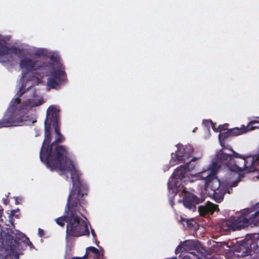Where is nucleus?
I'll return each mask as SVG.
<instances>
[{
	"label": "nucleus",
	"instance_id": "obj_1",
	"mask_svg": "<svg viewBox=\"0 0 259 259\" xmlns=\"http://www.w3.org/2000/svg\"><path fill=\"white\" fill-rule=\"evenodd\" d=\"M72 187L70 191L66 206V211H70V218L66 226V238L89 236L87 223L81 218L84 217L85 209L82 206L85 200L83 196L88 195V186L81 180V176L72 174Z\"/></svg>",
	"mask_w": 259,
	"mask_h": 259
},
{
	"label": "nucleus",
	"instance_id": "obj_2",
	"mask_svg": "<svg viewBox=\"0 0 259 259\" xmlns=\"http://www.w3.org/2000/svg\"><path fill=\"white\" fill-rule=\"evenodd\" d=\"M51 124L45 121V138L40 149L39 157L40 160L45 163L51 170L57 169L61 175L69 172L72 174L81 176V174L78 170L73 162L68 159L69 153L64 146H52Z\"/></svg>",
	"mask_w": 259,
	"mask_h": 259
},
{
	"label": "nucleus",
	"instance_id": "obj_3",
	"mask_svg": "<svg viewBox=\"0 0 259 259\" xmlns=\"http://www.w3.org/2000/svg\"><path fill=\"white\" fill-rule=\"evenodd\" d=\"M187 172L184 165L178 167L168 181V187L169 189L172 190L174 193L182 192L184 205L190 210L195 211L196 205L202 202L203 199L187 191L184 185L186 183V174Z\"/></svg>",
	"mask_w": 259,
	"mask_h": 259
},
{
	"label": "nucleus",
	"instance_id": "obj_4",
	"mask_svg": "<svg viewBox=\"0 0 259 259\" xmlns=\"http://www.w3.org/2000/svg\"><path fill=\"white\" fill-rule=\"evenodd\" d=\"M249 226H259V203L244 209L238 217L224 220L222 223L225 230H239Z\"/></svg>",
	"mask_w": 259,
	"mask_h": 259
},
{
	"label": "nucleus",
	"instance_id": "obj_5",
	"mask_svg": "<svg viewBox=\"0 0 259 259\" xmlns=\"http://www.w3.org/2000/svg\"><path fill=\"white\" fill-rule=\"evenodd\" d=\"M0 242L8 252L5 259H19L17 251H20L22 249V243L26 247L29 246L31 249L34 248L29 239L17 230L11 229L7 233H5L3 237L0 238Z\"/></svg>",
	"mask_w": 259,
	"mask_h": 259
},
{
	"label": "nucleus",
	"instance_id": "obj_6",
	"mask_svg": "<svg viewBox=\"0 0 259 259\" xmlns=\"http://www.w3.org/2000/svg\"><path fill=\"white\" fill-rule=\"evenodd\" d=\"M194 153V149L191 145L185 146L182 145L179 147L176 153H171V158L170 160V164L175 165L179 163H186L184 165L188 171H191L195 168L197 164V160L200 159L202 156L201 154L198 157H194L191 160L186 162Z\"/></svg>",
	"mask_w": 259,
	"mask_h": 259
},
{
	"label": "nucleus",
	"instance_id": "obj_7",
	"mask_svg": "<svg viewBox=\"0 0 259 259\" xmlns=\"http://www.w3.org/2000/svg\"><path fill=\"white\" fill-rule=\"evenodd\" d=\"M25 108L8 109L3 118L0 120V128L11 126H22L24 123Z\"/></svg>",
	"mask_w": 259,
	"mask_h": 259
},
{
	"label": "nucleus",
	"instance_id": "obj_8",
	"mask_svg": "<svg viewBox=\"0 0 259 259\" xmlns=\"http://www.w3.org/2000/svg\"><path fill=\"white\" fill-rule=\"evenodd\" d=\"M67 78L64 66H60L51 73L47 79V88L49 89H58Z\"/></svg>",
	"mask_w": 259,
	"mask_h": 259
},
{
	"label": "nucleus",
	"instance_id": "obj_9",
	"mask_svg": "<svg viewBox=\"0 0 259 259\" xmlns=\"http://www.w3.org/2000/svg\"><path fill=\"white\" fill-rule=\"evenodd\" d=\"M50 63H45L43 65L39 66L37 65V69L33 72V75L28 79V81H32L33 85L38 84L41 82V79L46 76L49 75L52 72H50Z\"/></svg>",
	"mask_w": 259,
	"mask_h": 259
},
{
	"label": "nucleus",
	"instance_id": "obj_10",
	"mask_svg": "<svg viewBox=\"0 0 259 259\" xmlns=\"http://www.w3.org/2000/svg\"><path fill=\"white\" fill-rule=\"evenodd\" d=\"M232 151L233 152V154L231 155L232 160H233V157L240 158L241 159L242 165L241 166H239L240 167H242V168L243 170L247 171L248 172H252L255 170L254 165L256 159H255L254 157H251V156L247 157V158H245L244 157H242L234 150H232Z\"/></svg>",
	"mask_w": 259,
	"mask_h": 259
},
{
	"label": "nucleus",
	"instance_id": "obj_11",
	"mask_svg": "<svg viewBox=\"0 0 259 259\" xmlns=\"http://www.w3.org/2000/svg\"><path fill=\"white\" fill-rule=\"evenodd\" d=\"M38 61L34 60L29 58H25L21 60L19 65L21 69H25L26 72L24 73L23 77H25L26 74L29 72H35L37 67Z\"/></svg>",
	"mask_w": 259,
	"mask_h": 259
},
{
	"label": "nucleus",
	"instance_id": "obj_12",
	"mask_svg": "<svg viewBox=\"0 0 259 259\" xmlns=\"http://www.w3.org/2000/svg\"><path fill=\"white\" fill-rule=\"evenodd\" d=\"M209 175L205 176L207 177V181L205 182V188L206 191L210 189L212 192L217 190L223 186L224 184L221 183L220 180L214 175V173L209 176Z\"/></svg>",
	"mask_w": 259,
	"mask_h": 259
},
{
	"label": "nucleus",
	"instance_id": "obj_13",
	"mask_svg": "<svg viewBox=\"0 0 259 259\" xmlns=\"http://www.w3.org/2000/svg\"><path fill=\"white\" fill-rule=\"evenodd\" d=\"M219 210L218 205L210 202H207L205 205H200L198 207L199 214L205 217L212 215L215 211H218Z\"/></svg>",
	"mask_w": 259,
	"mask_h": 259
},
{
	"label": "nucleus",
	"instance_id": "obj_14",
	"mask_svg": "<svg viewBox=\"0 0 259 259\" xmlns=\"http://www.w3.org/2000/svg\"><path fill=\"white\" fill-rule=\"evenodd\" d=\"M59 110L55 106L51 105L47 109V116L45 121L52 125L59 123Z\"/></svg>",
	"mask_w": 259,
	"mask_h": 259
},
{
	"label": "nucleus",
	"instance_id": "obj_15",
	"mask_svg": "<svg viewBox=\"0 0 259 259\" xmlns=\"http://www.w3.org/2000/svg\"><path fill=\"white\" fill-rule=\"evenodd\" d=\"M255 123L259 124V121L257 120H252L246 126L243 125L240 128L235 127L229 129V132L231 135V137L237 136L244 134L250 130H253L255 128H258V126H252V124H254Z\"/></svg>",
	"mask_w": 259,
	"mask_h": 259
},
{
	"label": "nucleus",
	"instance_id": "obj_16",
	"mask_svg": "<svg viewBox=\"0 0 259 259\" xmlns=\"http://www.w3.org/2000/svg\"><path fill=\"white\" fill-rule=\"evenodd\" d=\"M237 162L235 161L234 163L232 164L230 167V169L232 171H235L238 174V179L234 181L231 183L230 184V186L232 187H236L237 186L238 183L241 181V178H243L244 177V173L243 170L242 168V167H240L237 164Z\"/></svg>",
	"mask_w": 259,
	"mask_h": 259
},
{
	"label": "nucleus",
	"instance_id": "obj_17",
	"mask_svg": "<svg viewBox=\"0 0 259 259\" xmlns=\"http://www.w3.org/2000/svg\"><path fill=\"white\" fill-rule=\"evenodd\" d=\"M229 162H230V163H232L231 155L225 153L222 150H220L217 154V161L215 162L219 166V168L221 167L220 163L229 165Z\"/></svg>",
	"mask_w": 259,
	"mask_h": 259
},
{
	"label": "nucleus",
	"instance_id": "obj_18",
	"mask_svg": "<svg viewBox=\"0 0 259 259\" xmlns=\"http://www.w3.org/2000/svg\"><path fill=\"white\" fill-rule=\"evenodd\" d=\"M52 125L54 128L55 132L56 133V139L55 141L52 143V146H54V147H55V146H59L58 144L63 142L64 138L60 132L59 123Z\"/></svg>",
	"mask_w": 259,
	"mask_h": 259
},
{
	"label": "nucleus",
	"instance_id": "obj_19",
	"mask_svg": "<svg viewBox=\"0 0 259 259\" xmlns=\"http://www.w3.org/2000/svg\"><path fill=\"white\" fill-rule=\"evenodd\" d=\"M219 169V166L217 164L216 162H212L211 167L210 168H208L205 170L201 172V175L200 177L202 179H204L205 182L207 181V177H205V176H207V175L210 176L211 174H213L214 175H216L217 171Z\"/></svg>",
	"mask_w": 259,
	"mask_h": 259
},
{
	"label": "nucleus",
	"instance_id": "obj_20",
	"mask_svg": "<svg viewBox=\"0 0 259 259\" xmlns=\"http://www.w3.org/2000/svg\"><path fill=\"white\" fill-rule=\"evenodd\" d=\"M212 192L213 198L217 202L220 203L223 200L224 196L225 194V191L223 189V186H222L221 188L217 190H214Z\"/></svg>",
	"mask_w": 259,
	"mask_h": 259
},
{
	"label": "nucleus",
	"instance_id": "obj_21",
	"mask_svg": "<svg viewBox=\"0 0 259 259\" xmlns=\"http://www.w3.org/2000/svg\"><path fill=\"white\" fill-rule=\"evenodd\" d=\"M70 218V211L66 212L65 211V215L63 217H61L57 218L56 220V222L58 225L61 227H63L65 225V223H68Z\"/></svg>",
	"mask_w": 259,
	"mask_h": 259
},
{
	"label": "nucleus",
	"instance_id": "obj_22",
	"mask_svg": "<svg viewBox=\"0 0 259 259\" xmlns=\"http://www.w3.org/2000/svg\"><path fill=\"white\" fill-rule=\"evenodd\" d=\"M23 52L24 50L23 49H20L15 47H10V54H15L19 57L22 55Z\"/></svg>",
	"mask_w": 259,
	"mask_h": 259
},
{
	"label": "nucleus",
	"instance_id": "obj_23",
	"mask_svg": "<svg viewBox=\"0 0 259 259\" xmlns=\"http://www.w3.org/2000/svg\"><path fill=\"white\" fill-rule=\"evenodd\" d=\"M21 102V99L19 97H17L15 99H13L11 101V107H10L8 109H19L21 107H24V106H19L18 107H17V105L19 104Z\"/></svg>",
	"mask_w": 259,
	"mask_h": 259
},
{
	"label": "nucleus",
	"instance_id": "obj_24",
	"mask_svg": "<svg viewBox=\"0 0 259 259\" xmlns=\"http://www.w3.org/2000/svg\"><path fill=\"white\" fill-rule=\"evenodd\" d=\"M10 48L0 44V57L10 54Z\"/></svg>",
	"mask_w": 259,
	"mask_h": 259
},
{
	"label": "nucleus",
	"instance_id": "obj_25",
	"mask_svg": "<svg viewBox=\"0 0 259 259\" xmlns=\"http://www.w3.org/2000/svg\"><path fill=\"white\" fill-rule=\"evenodd\" d=\"M33 86V84L29 86L26 90H25L24 89L26 87V84H25L24 83H22L20 87L19 90L18 91L16 96L17 97H19V98L27 91L31 87Z\"/></svg>",
	"mask_w": 259,
	"mask_h": 259
},
{
	"label": "nucleus",
	"instance_id": "obj_26",
	"mask_svg": "<svg viewBox=\"0 0 259 259\" xmlns=\"http://www.w3.org/2000/svg\"><path fill=\"white\" fill-rule=\"evenodd\" d=\"M230 137H231V135L229 132V129H228L227 131L225 132L220 133L219 135V139L224 141Z\"/></svg>",
	"mask_w": 259,
	"mask_h": 259
},
{
	"label": "nucleus",
	"instance_id": "obj_27",
	"mask_svg": "<svg viewBox=\"0 0 259 259\" xmlns=\"http://www.w3.org/2000/svg\"><path fill=\"white\" fill-rule=\"evenodd\" d=\"M18 210H19L18 209L17 210H15H15H12L11 211V213H10V215H9L10 220L9 221H10L11 224H12V225L13 226V227L14 228L15 227H14V220L13 219V217H15L16 218H19L18 215V214H16V212Z\"/></svg>",
	"mask_w": 259,
	"mask_h": 259
},
{
	"label": "nucleus",
	"instance_id": "obj_28",
	"mask_svg": "<svg viewBox=\"0 0 259 259\" xmlns=\"http://www.w3.org/2000/svg\"><path fill=\"white\" fill-rule=\"evenodd\" d=\"M183 244L184 246L188 247H190L192 248H194L195 247V244L194 243V242L190 240H186L184 241Z\"/></svg>",
	"mask_w": 259,
	"mask_h": 259
},
{
	"label": "nucleus",
	"instance_id": "obj_29",
	"mask_svg": "<svg viewBox=\"0 0 259 259\" xmlns=\"http://www.w3.org/2000/svg\"><path fill=\"white\" fill-rule=\"evenodd\" d=\"M89 251L92 252L93 253H95L96 255V254L100 253V251L96 247H93V246L89 247L87 248V252H88Z\"/></svg>",
	"mask_w": 259,
	"mask_h": 259
},
{
	"label": "nucleus",
	"instance_id": "obj_30",
	"mask_svg": "<svg viewBox=\"0 0 259 259\" xmlns=\"http://www.w3.org/2000/svg\"><path fill=\"white\" fill-rule=\"evenodd\" d=\"M223 189L225 191V194L228 193L229 194H231L233 192L232 187L230 186H228L227 185H223Z\"/></svg>",
	"mask_w": 259,
	"mask_h": 259
},
{
	"label": "nucleus",
	"instance_id": "obj_31",
	"mask_svg": "<svg viewBox=\"0 0 259 259\" xmlns=\"http://www.w3.org/2000/svg\"><path fill=\"white\" fill-rule=\"evenodd\" d=\"M206 122H209V123H211V126H212V130L214 132H219L218 127L216 128V127H215V123H213L212 121L211 120H206Z\"/></svg>",
	"mask_w": 259,
	"mask_h": 259
},
{
	"label": "nucleus",
	"instance_id": "obj_32",
	"mask_svg": "<svg viewBox=\"0 0 259 259\" xmlns=\"http://www.w3.org/2000/svg\"><path fill=\"white\" fill-rule=\"evenodd\" d=\"M228 125L227 124H224V125H220L218 127V130H219V132H220V133L222 132L223 131H225L226 129H225V126Z\"/></svg>",
	"mask_w": 259,
	"mask_h": 259
},
{
	"label": "nucleus",
	"instance_id": "obj_33",
	"mask_svg": "<svg viewBox=\"0 0 259 259\" xmlns=\"http://www.w3.org/2000/svg\"><path fill=\"white\" fill-rule=\"evenodd\" d=\"M38 235L41 237L45 235L44 231L42 229L39 228L38 230Z\"/></svg>",
	"mask_w": 259,
	"mask_h": 259
},
{
	"label": "nucleus",
	"instance_id": "obj_34",
	"mask_svg": "<svg viewBox=\"0 0 259 259\" xmlns=\"http://www.w3.org/2000/svg\"><path fill=\"white\" fill-rule=\"evenodd\" d=\"M3 214V209L2 208H0V222H3V220L2 219Z\"/></svg>",
	"mask_w": 259,
	"mask_h": 259
},
{
	"label": "nucleus",
	"instance_id": "obj_35",
	"mask_svg": "<svg viewBox=\"0 0 259 259\" xmlns=\"http://www.w3.org/2000/svg\"><path fill=\"white\" fill-rule=\"evenodd\" d=\"M91 234H92V236H93L94 239L96 240V239H97L96 234L95 233V231L92 229H91Z\"/></svg>",
	"mask_w": 259,
	"mask_h": 259
},
{
	"label": "nucleus",
	"instance_id": "obj_36",
	"mask_svg": "<svg viewBox=\"0 0 259 259\" xmlns=\"http://www.w3.org/2000/svg\"><path fill=\"white\" fill-rule=\"evenodd\" d=\"M96 255L97 256V259L98 258H101V257H102L103 256V252L100 251V253L99 254H96Z\"/></svg>",
	"mask_w": 259,
	"mask_h": 259
},
{
	"label": "nucleus",
	"instance_id": "obj_37",
	"mask_svg": "<svg viewBox=\"0 0 259 259\" xmlns=\"http://www.w3.org/2000/svg\"><path fill=\"white\" fill-rule=\"evenodd\" d=\"M183 259H190V257L189 256L185 255L183 257Z\"/></svg>",
	"mask_w": 259,
	"mask_h": 259
},
{
	"label": "nucleus",
	"instance_id": "obj_38",
	"mask_svg": "<svg viewBox=\"0 0 259 259\" xmlns=\"http://www.w3.org/2000/svg\"><path fill=\"white\" fill-rule=\"evenodd\" d=\"M15 203H16V204H18L19 203V202H18V198H16L15 199Z\"/></svg>",
	"mask_w": 259,
	"mask_h": 259
},
{
	"label": "nucleus",
	"instance_id": "obj_39",
	"mask_svg": "<svg viewBox=\"0 0 259 259\" xmlns=\"http://www.w3.org/2000/svg\"><path fill=\"white\" fill-rule=\"evenodd\" d=\"M41 104H42V102H39V104H35L34 106H37L39 105H40Z\"/></svg>",
	"mask_w": 259,
	"mask_h": 259
},
{
	"label": "nucleus",
	"instance_id": "obj_40",
	"mask_svg": "<svg viewBox=\"0 0 259 259\" xmlns=\"http://www.w3.org/2000/svg\"><path fill=\"white\" fill-rule=\"evenodd\" d=\"M36 54L39 56H40L41 54V53H40L39 51H38Z\"/></svg>",
	"mask_w": 259,
	"mask_h": 259
},
{
	"label": "nucleus",
	"instance_id": "obj_41",
	"mask_svg": "<svg viewBox=\"0 0 259 259\" xmlns=\"http://www.w3.org/2000/svg\"><path fill=\"white\" fill-rule=\"evenodd\" d=\"M181 221H182V222L185 221V219H183V218H181Z\"/></svg>",
	"mask_w": 259,
	"mask_h": 259
},
{
	"label": "nucleus",
	"instance_id": "obj_42",
	"mask_svg": "<svg viewBox=\"0 0 259 259\" xmlns=\"http://www.w3.org/2000/svg\"><path fill=\"white\" fill-rule=\"evenodd\" d=\"M259 126V124H257V126H258V128H259V126Z\"/></svg>",
	"mask_w": 259,
	"mask_h": 259
},
{
	"label": "nucleus",
	"instance_id": "obj_43",
	"mask_svg": "<svg viewBox=\"0 0 259 259\" xmlns=\"http://www.w3.org/2000/svg\"><path fill=\"white\" fill-rule=\"evenodd\" d=\"M258 118H259V117H258Z\"/></svg>",
	"mask_w": 259,
	"mask_h": 259
}]
</instances>
